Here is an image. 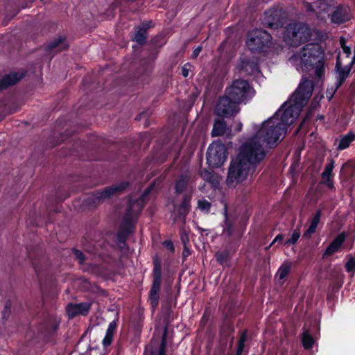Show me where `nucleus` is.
Here are the masks:
<instances>
[{
    "mask_svg": "<svg viewBox=\"0 0 355 355\" xmlns=\"http://www.w3.org/2000/svg\"><path fill=\"white\" fill-rule=\"evenodd\" d=\"M301 225H298L291 234V237L285 242V245L295 244L300 236Z\"/></svg>",
    "mask_w": 355,
    "mask_h": 355,
    "instance_id": "obj_34",
    "label": "nucleus"
},
{
    "mask_svg": "<svg viewBox=\"0 0 355 355\" xmlns=\"http://www.w3.org/2000/svg\"><path fill=\"white\" fill-rule=\"evenodd\" d=\"M153 185L148 187L138 199L131 198L129 200L126 213L123 216V221L117 234L118 243L125 245V241L128 236L132 232L134 224L138 215L144 208L146 201L145 198L153 189Z\"/></svg>",
    "mask_w": 355,
    "mask_h": 355,
    "instance_id": "obj_3",
    "label": "nucleus"
},
{
    "mask_svg": "<svg viewBox=\"0 0 355 355\" xmlns=\"http://www.w3.org/2000/svg\"><path fill=\"white\" fill-rule=\"evenodd\" d=\"M181 241L183 245H186L189 243V236L185 231H183L181 233Z\"/></svg>",
    "mask_w": 355,
    "mask_h": 355,
    "instance_id": "obj_43",
    "label": "nucleus"
},
{
    "mask_svg": "<svg viewBox=\"0 0 355 355\" xmlns=\"http://www.w3.org/2000/svg\"><path fill=\"white\" fill-rule=\"evenodd\" d=\"M191 199V191L189 193H184L183 196L182 202L181 204L175 207V213L174 214V222L178 218L182 220L183 223L185 222V217L190 211V201Z\"/></svg>",
    "mask_w": 355,
    "mask_h": 355,
    "instance_id": "obj_16",
    "label": "nucleus"
},
{
    "mask_svg": "<svg viewBox=\"0 0 355 355\" xmlns=\"http://www.w3.org/2000/svg\"><path fill=\"white\" fill-rule=\"evenodd\" d=\"M292 264L291 262H284L279 268L276 277H278V280L281 281V284L284 282V278L288 275L291 269Z\"/></svg>",
    "mask_w": 355,
    "mask_h": 355,
    "instance_id": "obj_27",
    "label": "nucleus"
},
{
    "mask_svg": "<svg viewBox=\"0 0 355 355\" xmlns=\"http://www.w3.org/2000/svg\"><path fill=\"white\" fill-rule=\"evenodd\" d=\"M116 324L114 321L112 322L107 329L106 335L103 340L105 347L110 345L112 341L113 334L116 329Z\"/></svg>",
    "mask_w": 355,
    "mask_h": 355,
    "instance_id": "obj_28",
    "label": "nucleus"
},
{
    "mask_svg": "<svg viewBox=\"0 0 355 355\" xmlns=\"http://www.w3.org/2000/svg\"><path fill=\"white\" fill-rule=\"evenodd\" d=\"M355 139V135L349 132L347 135L342 137L339 141V144L338 146V150H344L349 147L351 142Z\"/></svg>",
    "mask_w": 355,
    "mask_h": 355,
    "instance_id": "obj_29",
    "label": "nucleus"
},
{
    "mask_svg": "<svg viewBox=\"0 0 355 355\" xmlns=\"http://www.w3.org/2000/svg\"><path fill=\"white\" fill-rule=\"evenodd\" d=\"M271 39V35L267 31L256 29L250 33L246 44L252 52L259 53L269 46Z\"/></svg>",
    "mask_w": 355,
    "mask_h": 355,
    "instance_id": "obj_10",
    "label": "nucleus"
},
{
    "mask_svg": "<svg viewBox=\"0 0 355 355\" xmlns=\"http://www.w3.org/2000/svg\"><path fill=\"white\" fill-rule=\"evenodd\" d=\"M283 239H284V236H283L282 234H278V235L275 237V239L273 240V241L272 242V243H271L268 247L266 248V250H268V249L271 247V245H273V244H274L275 243H276V242H282V240H283Z\"/></svg>",
    "mask_w": 355,
    "mask_h": 355,
    "instance_id": "obj_44",
    "label": "nucleus"
},
{
    "mask_svg": "<svg viewBox=\"0 0 355 355\" xmlns=\"http://www.w3.org/2000/svg\"><path fill=\"white\" fill-rule=\"evenodd\" d=\"M146 38L147 31H145V28H141L140 26H138L133 37V41L139 44H144L146 43Z\"/></svg>",
    "mask_w": 355,
    "mask_h": 355,
    "instance_id": "obj_30",
    "label": "nucleus"
},
{
    "mask_svg": "<svg viewBox=\"0 0 355 355\" xmlns=\"http://www.w3.org/2000/svg\"><path fill=\"white\" fill-rule=\"evenodd\" d=\"M72 252L74 255L75 259H76L80 265L85 264L87 258L83 252L77 249H73Z\"/></svg>",
    "mask_w": 355,
    "mask_h": 355,
    "instance_id": "obj_36",
    "label": "nucleus"
},
{
    "mask_svg": "<svg viewBox=\"0 0 355 355\" xmlns=\"http://www.w3.org/2000/svg\"><path fill=\"white\" fill-rule=\"evenodd\" d=\"M306 10H307L308 11H314V12H316V11H317V9H316V8L315 9V8L313 7V6H312V5H311V4H307V5L306 6Z\"/></svg>",
    "mask_w": 355,
    "mask_h": 355,
    "instance_id": "obj_49",
    "label": "nucleus"
},
{
    "mask_svg": "<svg viewBox=\"0 0 355 355\" xmlns=\"http://www.w3.org/2000/svg\"><path fill=\"white\" fill-rule=\"evenodd\" d=\"M226 158V150L224 145L213 143L209 146L207 152V160L210 166L213 168L220 166Z\"/></svg>",
    "mask_w": 355,
    "mask_h": 355,
    "instance_id": "obj_12",
    "label": "nucleus"
},
{
    "mask_svg": "<svg viewBox=\"0 0 355 355\" xmlns=\"http://www.w3.org/2000/svg\"><path fill=\"white\" fill-rule=\"evenodd\" d=\"M166 327L164 328V331L162 338V341L159 347L158 355H166Z\"/></svg>",
    "mask_w": 355,
    "mask_h": 355,
    "instance_id": "obj_35",
    "label": "nucleus"
},
{
    "mask_svg": "<svg viewBox=\"0 0 355 355\" xmlns=\"http://www.w3.org/2000/svg\"><path fill=\"white\" fill-rule=\"evenodd\" d=\"M161 285V266L159 262H155L153 268V282L150 292V304L153 309L156 308L159 303V291Z\"/></svg>",
    "mask_w": 355,
    "mask_h": 355,
    "instance_id": "obj_13",
    "label": "nucleus"
},
{
    "mask_svg": "<svg viewBox=\"0 0 355 355\" xmlns=\"http://www.w3.org/2000/svg\"><path fill=\"white\" fill-rule=\"evenodd\" d=\"M10 306L11 304L9 302H7L5 304L4 309L2 311L3 318H8L10 314Z\"/></svg>",
    "mask_w": 355,
    "mask_h": 355,
    "instance_id": "obj_42",
    "label": "nucleus"
},
{
    "mask_svg": "<svg viewBox=\"0 0 355 355\" xmlns=\"http://www.w3.org/2000/svg\"><path fill=\"white\" fill-rule=\"evenodd\" d=\"M345 237L346 235L345 232H342L338 234L327 248L324 253L323 254V257L331 256L337 252L341 245L344 243Z\"/></svg>",
    "mask_w": 355,
    "mask_h": 355,
    "instance_id": "obj_20",
    "label": "nucleus"
},
{
    "mask_svg": "<svg viewBox=\"0 0 355 355\" xmlns=\"http://www.w3.org/2000/svg\"><path fill=\"white\" fill-rule=\"evenodd\" d=\"M286 129L279 124L277 116H272L262 123L259 130L254 135L266 147L272 148L276 145L282 137L286 134Z\"/></svg>",
    "mask_w": 355,
    "mask_h": 355,
    "instance_id": "obj_4",
    "label": "nucleus"
},
{
    "mask_svg": "<svg viewBox=\"0 0 355 355\" xmlns=\"http://www.w3.org/2000/svg\"><path fill=\"white\" fill-rule=\"evenodd\" d=\"M345 268L347 272L355 270V259L351 257L345 263Z\"/></svg>",
    "mask_w": 355,
    "mask_h": 355,
    "instance_id": "obj_39",
    "label": "nucleus"
},
{
    "mask_svg": "<svg viewBox=\"0 0 355 355\" xmlns=\"http://www.w3.org/2000/svg\"><path fill=\"white\" fill-rule=\"evenodd\" d=\"M216 261L223 265L227 263L230 258V252L227 250L218 251L215 254Z\"/></svg>",
    "mask_w": 355,
    "mask_h": 355,
    "instance_id": "obj_33",
    "label": "nucleus"
},
{
    "mask_svg": "<svg viewBox=\"0 0 355 355\" xmlns=\"http://www.w3.org/2000/svg\"><path fill=\"white\" fill-rule=\"evenodd\" d=\"M303 347L308 349L312 348L314 344V340L313 337L311 336L309 331L307 329H304L302 333V338Z\"/></svg>",
    "mask_w": 355,
    "mask_h": 355,
    "instance_id": "obj_31",
    "label": "nucleus"
},
{
    "mask_svg": "<svg viewBox=\"0 0 355 355\" xmlns=\"http://www.w3.org/2000/svg\"><path fill=\"white\" fill-rule=\"evenodd\" d=\"M118 245H119V248H121V249H123L125 247V245H123L121 243H118Z\"/></svg>",
    "mask_w": 355,
    "mask_h": 355,
    "instance_id": "obj_53",
    "label": "nucleus"
},
{
    "mask_svg": "<svg viewBox=\"0 0 355 355\" xmlns=\"http://www.w3.org/2000/svg\"><path fill=\"white\" fill-rule=\"evenodd\" d=\"M355 64V53L354 55V57L352 58V60L351 61L350 63L348 64L349 66H351V67H352V66Z\"/></svg>",
    "mask_w": 355,
    "mask_h": 355,
    "instance_id": "obj_52",
    "label": "nucleus"
},
{
    "mask_svg": "<svg viewBox=\"0 0 355 355\" xmlns=\"http://www.w3.org/2000/svg\"><path fill=\"white\" fill-rule=\"evenodd\" d=\"M226 132V123L223 119L215 121L212 130V136L218 137L224 135Z\"/></svg>",
    "mask_w": 355,
    "mask_h": 355,
    "instance_id": "obj_26",
    "label": "nucleus"
},
{
    "mask_svg": "<svg viewBox=\"0 0 355 355\" xmlns=\"http://www.w3.org/2000/svg\"><path fill=\"white\" fill-rule=\"evenodd\" d=\"M289 62L293 65L314 69L315 75L319 78L324 74V55L317 44L305 45L299 53L293 54L289 58Z\"/></svg>",
    "mask_w": 355,
    "mask_h": 355,
    "instance_id": "obj_2",
    "label": "nucleus"
},
{
    "mask_svg": "<svg viewBox=\"0 0 355 355\" xmlns=\"http://www.w3.org/2000/svg\"><path fill=\"white\" fill-rule=\"evenodd\" d=\"M238 68L248 75H254L259 71L258 64L254 60L244 58L239 63Z\"/></svg>",
    "mask_w": 355,
    "mask_h": 355,
    "instance_id": "obj_19",
    "label": "nucleus"
},
{
    "mask_svg": "<svg viewBox=\"0 0 355 355\" xmlns=\"http://www.w3.org/2000/svg\"><path fill=\"white\" fill-rule=\"evenodd\" d=\"M266 153V147L257 137L253 136L241 146L237 157L255 168L263 159Z\"/></svg>",
    "mask_w": 355,
    "mask_h": 355,
    "instance_id": "obj_5",
    "label": "nucleus"
},
{
    "mask_svg": "<svg viewBox=\"0 0 355 355\" xmlns=\"http://www.w3.org/2000/svg\"><path fill=\"white\" fill-rule=\"evenodd\" d=\"M182 74L184 77H187L189 75V69L187 68V65L182 67Z\"/></svg>",
    "mask_w": 355,
    "mask_h": 355,
    "instance_id": "obj_48",
    "label": "nucleus"
},
{
    "mask_svg": "<svg viewBox=\"0 0 355 355\" xmlns=\"http://www.w3.org/2000/svg\"><path fill=\"white\" fill-rule=\"evenodd\" d=\"M329 16L331 17L332 23L340 24L349 21L352 18V13L348 6L338 4L334 6L331 14H329Z\"/></svg>",
    "mask_w": 355,
    "mask_h": 355,
    "instance_id": "obj_14",
    "label": "nucleus"
},
{
    "mask_svg": "<svg viewBox=\"0 0 355 355\" xmlns=\"http://www.w3.org/2000/svg\"><path fill=\"white\" fill-rule=\"evenodd\" d=\"M334 167V162L332 159L326 164L324 171L322 173V179L323 182L329 187L333 188L334 184L331 179V173Z\"/></svg>",
    "mask_w": 355,
    "mask_h": 355,
    "instance_id": "obj_23",
    "label": "nucleus"
},
{
    "mask_svg": "<svg viewBox=\"0 0 355 355\" xmlns=\"http://www.w3.org/2000/svg\"><path fill=\"white\" fill-rule=\"evenodd\" d=\"M85 270H87L89 272H94L95 270V266L94 265H89L87 266V268L85 269Z\"/></svg>",
    "mask_w": 355,
    "mask_h": 355,
    "instance_id": "obj_50",
    "label": "nucleus"
},
{
    "mask_svg": "<svg viewBox=\"0 0 355 355\" xmlns=\"http://www.w3.org/2000/svg\"><path fill=\"white\" fill-rule=\"evenodd\" d=\"M322 216V211L318 209L314 216L313 217L311 224L306 231L304 233L303 237L304 238H310L311 234L315 232L317 226L320 220V218Z\"/></svg>",
    "mask_w": 355,
    "mask_h": 355,
    "instance_id": "obj_25",
    "label": "nucleus"
},
{
    "mask_svg": "<svg viewBox=\"0 0 355 355\" xmlns=\"http://www.w3.org/2000/svg\"><path fill=\"white\" fill-rule=\"evenodd\" d=\"M201 51H202L201 46H198L197 48H196L192 53V55H191L192 58L196 59L198 56V55L201 52Z\"/></svg>",
    "mask_w": 355,
    "mask_h": 355,
    "instance_id": "obj_46",
    "label": "nucleus"
},
{
    "mask_svg": "<svg viewBox=\"0 0 355 355\" xmlns=\"http://www.w3.org/2000/svg\"><path fill=\"white\" fill-rule=\"evenodd\" d=\"M351 66H343L342 62L338 55L336 58V63L335 66V71L337 73V82L336 83V89L339 88L345 81L349 76L351 71Z\"/></svg>",
    "mask_w": 355,
    "mask_h": 355,
    "instance_id": "obj_17",
    "label": "nucleus"
},
{
    "mask_svg": "<svg viewBox=\"0 0 355 355\" xmlns=\"http://www.w3.org/2000/svg\"><path fill=\"white\" fill-rule=\"evenodd\" d=\"M200 176L207 182L215 183L217 182V178L213 171H209L206 169L201 171Z\"/></svg>",
    "mask_w": 355,
    "mask_h": 355,
    "instance_id": "obj_32",
    "label": "nucleus"
},
{
    "mask_svg": "<svg viewBox=\"0 0 355 355\" xmlns=\"http://www.w3.org/2000/svg\"><path fill=\"white\" fill-rule=\"evenodd\" d=\"M190 254V251L187 248V245H184L183 251H182V256L184 258L187 257Z\"/></svg>",
    "mask_w": 355,
    "mask_h": 355,
    "instance_id": "obj_47",
    "label": "nucleus"
},
{
    "mask_svg": "<svg viewBox=\"0 0 355 355\" xmlns=\"http://www.w3.org/2000/svg\"><path fill=\"white\" fill-rule=\"evenodd\" d=\"M225 93L241 104L251 98L254 95L255 91L248 81L237 79L232 82Z\"/></svg>",
    "mask_w": 355,
    "mask_h": 355,
    "instance_id": "obj_8",
    "label": "nucleus"
},
{
    "mask_svg": "<svg viewBox=\"0 0 355 355\" xmlns=\"http://www.w3.org/2000/svg\"><path fill=\"white\" fill-rule=\"evenodd\" d=\"M316 5V14L319 17L322 14H329L330 11H332L335 3L334 0H319L315 3Z\"/></svg>",
    "mask_w": 355,
    "mask_h": 355,
    "instance_id": "obj_21",
    "label": "nucleus"
},
{
    "mask_svg": "<svg viewBox=\"0 0 355 355\" xmlns=\"http://www.w3.org/2000/svg\"><path fill=\"white\" fill-rule=\"evenodd\" d=\"M67 48L68 44L66 42V37L64 36H60L46 45L47 49L55 50L56 51H61L67 49Z\"/></svg>",
    "mask_w": 355,
    "mask_h": 355,
    "instance_id": "obj_24",
    "label": "nucleus"
},
{
    "mask_svg": "<svg viewBox=\"0 0 355 355\" xmlns=\"http://www.w3.org/2000/svg\"><path fill=\"white\" fill-rule=\"evenodd\" d=\"M311 37L310 29L302 24L288 25L284 33V41L292 47H297L307 42Z\"/></svg>",
    "mask_w": 355,
    "mask_h": 355,
    "instance_id": "obj_6",
    "label": "nucleus"
},
{
    "mask_svg": "<svg viewBox=\"0 0 355 355\" xmlns=\"http://www.w3.org/2000/svg\"><path fill=\"white\" fill-rule=\"evenodd\" d=\"M254 168L248 165L246 162L241 160L237 156L231 162L229 168L226 183L228 187H235L238 184L244 181L251 171H254Z\"/></svg>",
    "mask_w": 355,
    "mask_h": 355,
    "instance_id": "obj_7",
    "label": "nucleus"
},
{
    "mask_svg": "<svg viewBox=\"0 0 355 355\" xmlns=\"http://www.w3.org/2000/svg\"><path fill=\"white\" fill-rule=\"evenodd\" d=\"M263 24L265 26L270 28H278L279 27L282 26V24L279 23L277 20H276L274 17H272V20L264 19Z\"/></svg>",
    "mask_w": 355,
    "mask_h": 355,
    "instance_id": "obj_38",
    "label": "nucleus"
},
{
    "mask_svg": "<svg viewBox=\"0 0 355 355\" xmlns=\"http://www.w3.org/2000/svg\"><path fill=\"white\" fill-rule=\"evenodd\" d=\"M139 26L141 28H145V31H147V30L152 26V21H148L143 22Z\"/></svg>",
    "mask_w": 355,
    "mask_h": 355,
    "instance_id": "obj_45",
    "label": "nucleus"
},
{
    "mask_svg": "<svg viewBox=\"0 0 355 355\" xmlns=\"http://www.w3.org/2000/svg\"><path fill=\"white\" fill-rule=\"evenodd\" d=\"M198 206L202 211H209L211 207V204L207 200H198Z\"/></svg>",
    "mask_w": 355,
    "mask_h": 355,
    "instance_id": "obj_40",
    "label": "nucleus"
},
{
    "mask_svg": "<svg viewBox=\"0 0 355 355\" xmlns=\"http://www.w3.org/2000/svg\"><path fill=\"white\" fill-rule=\"evenodd\" d=\"M313 83L309 79L304 80L298 86L291 99L286 102L273 116L279 119V124L287 128L296 119L302 107L306 105L312 95Z\"/></svg>",
    "mask_w": 355,
    "mask_h": 355,
    "instance_id": "obj_1",
    "label": "nucleus"
},
{
    "mask_svg": "<svg viewBox=\"0 0 355 355\" xmlns=\"http://www.w3.org/2000/svg\"><path fill=\"white\" fill-rule=\"evenodd\" d=\"M90 309L91 304L89 302L71 303L67 305V311L69 317L73 318L79 315H86Z\"/></svg>",
    "mask_w": 355,
    "mask_h": 355,
    "instance_id": "obj_18",
    "label": "nucleus"
},
{
    "mask_svg": "<svg viewBox=\"0 0 355 355\" xmlns=\"http://www.w3.org/2000/svg\"><path fill=\"white\" fill-rule=\"evenodd\" d=\"M166 246L170 250H173V245L171 242H165Z\"/></svg>",
    "mask_w": 355,
    "mask_h": 355,
    "instance_id": "obj_51",
    "label": "nucleus"
},
{
    "mask_svg": "<svg viewBox=\"0 0 355 355\" xmlns=\"http://www.w3.org/2000/svg\"><path fill=\"white\" fill-rule=\"evenodd\" d=\"M128 185L129 183L128 182H122L110 187H107L101 191L93 193L87 198V202L90 206H97L109 199L111 196L120 194L125 190Z\"/></svg>",
    "mask_w": 355,
    "mask_h": 355,
    "instance_id": "obj_9",
    "label": "nucleus"
},
{
    "mask_svg": "<svg viewBox=\"0 0 355 355\" xmlns=\"http://www.w3.org/2000/svg\"><path fill=\"white\" fill-rule=\"evenodd\" d=\"M240 103L227 94L221 96L216 106V114L219 116L230 118L234 116L240 111Z\"/></svg>",
    "mask_w": 355,
    "mask_h": 355,
    "instance_id": "obj_11",
    "label": "nucleus"
},
{
    "mask_svg": "<svg viewBox=\"0 0 355 355\" xmlns=\"http://www.w3.org/2000/svg\"><path fill=\"white\" fill-rule=\"evenodd\" d=\"M191 180V174L189 172L186 171L180 174L175 183V191L176 194H180L184 192L189 193L193 191L192 187L190 186L189 182Z\"/></svg>",
    "mask_w": 355,
    "mask_h": 355,
    "instance_id": "obj_15",
    "label": "nucleus"
},
{
    "mask_svg": "<svg viewBox=\"0 0 355 355\" xmlns=\"http://www.w3.org/2000/svg\"><path fill=\"white\" fill-rule=\"evenodd\" d=\"M23 76L18 73L6 75L0 80V90L13 85L22 78Z\"/></svg>",
    "mask_w": 355,
    "mask_h": 355,
    "instance_id": "obj_22",
    "label": "nucleus"
},
{
    "mask_svg": "<svg viewBox=\"0 0 355 355\" xmlns=\"http://www.w3.org/2000/svg\"><path fill=\"white\" fill-rule=\"evenodd\" d=\"M246 331H243L239 338L238 348L236 350V355H241L243 347H244V343L246 340Z\"/></svg>",
    "mask_w": 355,
    "mask_h": 355,
    "instance_id": "obj_37",
    "label": "nucleus"
},
{
    "mask_svg": "<svg viewBox=\"0 0 355 355\" xmlns=\"http://www.w3.org/2000/svg\"><path fill=\"white\" fill-rule=\"evenodd\" d=\"M341 47L344 51L345 53H346L347 57L348 58L349 55L351 54V49L350 47L345 45V41L343 37H341L340 40Z\"/></svg>",
    "mask_w": 355,
    "mask_h": 355,
    "instance_id": "obj_41",
    "label": "nucleus"
}]
</instances>
